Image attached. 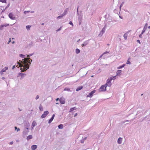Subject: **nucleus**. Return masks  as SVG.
<instances>
[{"mask_svg": "<svg viewBox=\"0 0 150 150\" xmlns=\"http://www.w3.org/2000/svg\"><path fill=\"white\" fill-rule=\"evenodd\" d=\"M32 61V59H30V60H28V64H31V62Z\"/></svg>", "mask_w": 150, "mask_h": 150, "instance_id": "c9c22d12", "label": "nucleus"}, {"mask_svg": "<svg viewBox=\"0 0 150 150\" xmlns=\"http://www.w3.org/2000/svg\"><path fill=\"white\" fill-rule=\"evenodd\" d=\"M14 128L15 130H16L17 132H18V131H19L20 130L19 128H18L16 127H15Z\"/></svg>", "mask_w": 150, "mask_h": 150, "instance_id": "f704fd0d", "label": "nucleus"}, {"mask_svg": "<svg viewBox=\"0 0 150 150\" xmlns=\"http://www.w3.org/2000/svg\"><path fill=\"white\" fill-rule=\"evenodd\" d=\"M128 33H125L123 37L125 40H126L127 38Z\"/></svg>", "mask_w": 150, "mask_h": 150, "instance_id": "412c9836", "label": "nucleus"}, {"mask_svg": "<svg viewBox=\"0 0 150 150\" xmlns=\"http://www.w3.org/2000/svg\"><path fill=\"white\" fill-rule=\"evenodd\" d=\"M119 17L120 18L122 19V17L120 16H119Z\"/></svg>", "mask_w": 150, "mask_h": 150, "instance_id": "338daca9", "label": "nucleus"}, {"mask_svg": "<svg viewBox=\"0 0 150 150\" xmlns=\"http://www.w3.org/2000/svg\"><path fill=\"white\" fill-rule=\"evenodd\" d=\"M82 88H83V87L82 86H79L76 89V91H78L81 90V89H82Z\"/></svg>", "mask_w": 150, "mask_h": 150, "instance_id": "5701e85b", "label": "nucleus"}, {"mask_svg": "<svg viewBox=\"0 0 150 150\" xmlns=\"http://www.w3.org/2000/svg\"><path fill=\"white\" fill-rule=\"evenodd\" d=\"M147 26H148V24L147 23H146L144 26V28L143 30H142V31H143L144 32H145V31L147 29Z\"/></svg>", "mask_w": 150, "mask_h": 150, "instance_id": "a211bd4d", "label": "nucleus"}, {"mask_svg": "<svg viewBox=\"0 0 150 150\" xmlns=\"http://www.w3.org/2000/svg\"><path fill=\"white\" fill-rule=\"evenodd\" d=\"M39 109L40 111H42L43 110V107L41 105H40Z\"/></svg>", "mask_w": 150, "mask_h": 150, "instance_id": "bb28decb", "label": "nucleus"}, {"mask_svg": "<svg viewBox=\"0 0 150 150\" xmlns=\"http://www.w3.org/2000/svg\"><path fill=\"white\" fill-rule=\"evenodd\" d=\"M133 120H126V122H129V121H132Z\"/></svg>", "mask_w": 150, "mask_h": 150, "instance_id": "603ef678", "label": "nucleus"}, {"mask_svg": "<svg viewBox=\"0 0 150 150\" xmlns=\"http://www.w3.org/2000/svg\"><path fill=\"white\" fill-rule=\"evenodd\" d=\"M100 89L101 90V91H105L106 90V86L104 85H102L100 88Z\"/></svg>", "mask_w": 150, "mask_h": 150, "instance_id": "423d86ee", "label": "nucleus"}, {"mask_svg": "<svg viewBox=\"0 0 150 150\" xmlns=\"http://www.w3.org/2000/svg\"><path fill=\"white\" fill-rule=\"evenodd\" d=\"M32 61V59H30V60H28V64H31V62Z\"/></svg>", "mask_w": 150, "mask_h": 150, "instance_id": "e433bc0d", "label": "nucleus"}, {"mask_svg": "<svg viewBox=\"0 0 150 150\" xmlns=\"http://www.w3.org/2000/svg\"><path fill=\"white\" fill-rule=\"evenodd\" d=\"M9 24H6L4 25H0V30H2L3 29V28L4 27H6L8 26L9 25Z\"/></svg>", "mask_w": 150, "mask_h": 150, "instance_id": "9d476101", "label": "nucleus"}, {"mask_svg": "<svg viewBox=\"0 0 150 150\" xmlns=\"http://www.w3.org/2000/svg\"><path fill=\"white\" fill-rule=\"evenodd\" d=\"M8 69V67H5L1 71L0 73L1 74L2 72H5L6 71V70Z\"/></svg>", "mask_w": 150, "mask_h": 150, "instance_id": "2eb2a0df", "label": "nucleus"}, {"mask_svg": "<svg viewBox=\"0 0 150 150\" xmlns=\"http://www.w3.org/2000/svg\"><path fill=\"white\" fill-rule=\"evenodd\" d=\"M54 118L51 117L50 119L49 120L48 123L49 124L53 120Z\"/></svg>", "mask_w": 150, "mask_h": 150, "instance_id": "473e14b6", "label": "nucleus"}, {"mask_svg": "<svg viewBox=\"0 0 150 150\" xmlns=\"http://www.w3.org/2000/svg\"><path fill=\"white\" fill-rule=\"evenodd\" d=\"M124 4V2H122V3H121V4L120 6L121 7H122L123 5Z\"/></svg>", "mask_w": 150, "mask_h": 150, "instance_id": "49530a36", "label": "nucleus"}, {"mask_svg": "<svg viewBox=\"0 0 150 150\" xmlns=\"http://www.w3.org/2000/svg\"><path fill=\"white\" fill-rule=\"evenodd\" d=\"M122 138L121 137H120L118 138V139L117 140V143L119 144H121L122 143Z\"/></svg>", "mask_w": 150, "mask_h": 150, "instance_id": "ddd939ff", "label": "nucleus"}, {"mask_svg": "<svg viewBox=\"0 0 150 150\" xmlns=\"http://www.w3.org/2000/svg\"><path fill=\"white\" fill-rule=\"evenodd\" d=\"M105 85L106 86H108L109 87L111 86V81L109 79H108L107 80Z\"/></svg>", "mask_w": 150, "mask_h": 150, "instance_id": "0eeeda50", "label": "nucleus"}, {"mask_svg": "<svg viewBox=\"0 0 150 150\" xmlns=\"http://www.w3.org/2000/svg\"><path fill=\"white\" fill-rule=\"evenodd\" d=\"M29 126L30 125L29 123H28V125L27 126V127L25 128L24 129L23 132V134L24 136H26L28 134L29 130V128L28 127H29Z\"/></svg>", "mask_w": 150, "mask_h": 150, "instance_id": "f03ea898", "label": "nucleus"}, {"mask_svg": "<svg viewBox=\"0 0 150 150\" xmlns=\"http://www.w3.org/2000/svg\"><path fill=\"white\" fill-rule=\"evenodd\" d=\"M54 116H55L54 114H53L52 115V117H51L53 118H54Z\"/></svg>", "mask_w": 150, "mask_h": 150, "instance_id": "3c124183", "label": "nucleus"}, {"mask_svg": "<svg viewBox=\"0 0 150 150\" xmlns=\"http://www.w3.org/2000/svg\"><path fill=\"white\" fill-rule=\"evenodd\" d=\"M30 27L31 26L28 25L26 26V28L27 30H30Z\"/></svg>", "mask_w": 150, "mask_h": 150, "instance_id": "72a5a7b5", "label": "nucleus"}, {"mask_svg": "<svg viewBox=\"0 0 150 150\" xmlns=\"http://www.w3.org/2000/svg\"><path fill=\"white\" fill-rule=\"evenodd\" d=\"M15 67V65L13 66V68H12V69H13Z\"/></svg>", "mask_w": 150, "mask_h": 150, "instance_id": "4d7b16f0", "label": "nucleus"}, {"mask_svg": "<svg viewBox=\"0 0 150 150\" xmlns=\"http://www.w3.org/2000/svg\"><path fill=\"white\" fill-rule=\"evenodd\" d=\"M137 42H139V43H140V40H137Z\"/></svg>", "mask_w": 150, "mask_h": 150, "instance_id": "5fc2aeb1", "label": "nucleus"}, {"mask_svg": "<svg viewBox=\"0 0 150 150\" xmlns=\"http://www.w3.org/2000/svg\"><path fill=\"white\" fill-rule=\"evenodd\" d=\"M39 98V96L38 95H37L35 98V99L37 100Z\"/></svg>", "mask_w": 150, "mask_h": 150, "instance_id": "c03bdc74", "label": "nucleus"}, {"mask_svg": "<svg viewBox=\"0 0 150 150\" xmlns=\"http://www.w3.org/2000/svg\"><path fill=\"white\" fill-rule=\"evenodd\" d=\"M30 12V11H24V13L25 14H27V13H29Z\"/></svg>", "mask_w": 150, "mask_h": 150, "instance_id": "58836bf2", "label": "nucleus"}, {"mask_svg": "<svg viewBox=\"0 0 150 150\" xmlns=\"http://www.w3.org/2000/svg\"><path fill=\"white\" fill-rule=\"evenodd\" d=\"M62 27H60L56 31H58L60 30H61Z\"/></svg>", "mask_w": 150, "mask_h": 150, "instance_id": "a18cd8bd", "label": "nucleus"}, {"mask_svg": "<svg viewBox=\"0 0 150 150\" xmlns=\"http://www.w3.org/2000/svg\"><path fill=\"white\" fill-rule=\"evenodd\" d=\"M37 148V145H33L31 146L32 150H35Z\"/></svg>", "mask_w": 150, "mask_h": 150, "instance_id": "4468645a", "label": "nucleus"}, {"mask_svg": "<svg viewBox=\"0 0 150 150\" xmlns=\"http://www.w3.org/2000/svg\"><path fill=\"white\" fill-rule=\"evenodd\" d=\"M88 43V40L84 42L83 44H82L81 45L82 46L84 47L87 45Z\"/></svg>", "mask_w": 150, "mask_h": 150, "instance_id": "f8f14e48", "label": "nucleus"}, {"mask_svg": "<svg viewBox=\"0 0 150 150\" xmlns=\"http://www.w3.org/2000/svg\"><path fill=\"white\" fill-rule=\"evenodd\" d=\"M63 125L62 124L59 125L58 126V128L59 129H62L63 128Z\"/></svg>", "mask_w": 150, "mask_h": 150, "instance_id": "a878e982", "label": "nucleus"}, {"mask_svg": "<svg viewBox=\"0 0 150 150\" xmlns=\"http://www.w3.org/2000/svg\"><path fill=\"white\" fill-rule=\"evenodd\" d=\"M32 138H33V137H32V135H29L27 137V140H28L29 139H32Z\"/></svg>", "mask_w": 150, "mask_h": 150, "instance_id": "4be33fe9", "label": "nucleus"}, {"mask_svg": "<svg viewBox=\"0 0 150 150\" xmlns=\"http://www.w3.org/2000/svg\"><path fill=\"white\" fill-rule=\"evenodd\" d=\"M37 125V123L35 121H34L32 124L31 127H34Z\"/></svg>", "mask_w": 150, "mask_h": 150, "instance_id": "6ab92c4d", "label": "nucleus"}, {"mask_svg": "<svg viewBox=\"0 0 150 150\" xmlns=\"http://www.w3.org/2000/svg\"><path fill=\"white\" fill-rule=\"evenodd\" d=\"M9 6V4H8V5H7V6L6 7V8H7V7H8Z\"/></svg>", "mask_w": 150, "mask_h": 150, "instance_id": "0e129e2a", "label": "nucleus"}, {"mask_svg": "<svg viewBox=\"0 0 150 150\" xmlns=\"http://www.w3.org/2000/svg\"><path fill=\"white\" fill-rule=\"evenodd\" d=\"M63 17L61 15V16H58L57 18V19H60L63 18Z\"/></svg>", "mask_w": 150, "mask_h": 150, "instance_id": "2f4dec72", "label": "nucleus"}, {"mask_svg": "<svg viewBox=\"0 0 150 150\" xmlns=\"http://www.w3.org/2000/svg\"><path fill=\"white\" fill-rule=\"evenodd\" d=\"M122 72V70H118L116 72L117 75L119 76L120 75V74Z\"/></svg>", "mask_w": 150, "mask_h": 150, "instance_id": "f3484780", "label": "nucleus"}, {"mask_svg": "<svg viewBox=\"0 0 150 150\" xmlns=\"http://www.w3.org/2000/svg\"><path fill=\"white\" fill-rule=\"evenodd\" d=\"M122 7H121L120 6V11L121 10V8Z\"/></svg>", "mask_w": 150, "mask_h": 150, "instance_id": "69168bd1", "label": "nucleus"}, {"mask_svg": "<svg viewBox=\"0 0 150 150\" xmlns=\"http://www.w3.org/2000/svg\"><path fill=\"white\" fill-rule=\"evenodd\" d=\"M26 74H25L22 73H18L17 75V77H20L21 76V77L20 78V79H22L23 78L26 76Z\"/></svg>", "mask_w": 150, "mask_h": 150, "instance_id": "20e7f679", "label": "nucleus"}, {"mask_svg": "<svg viewBox=\"0 0 150 150\" xmlns=\"http://www.w3.org/2000/svg\"><path fill=\"white\" fill-rule=\"evenodd\" d=\"M130 59H131V58L130 57H129L128 58L127 62L126 63L127 64H131V62L129 61L130 60Z\"/></svg>", "mask_w": 150, "mask_h": 150, "instance_id": "b1692460", "label": "nucleus"}, {"mask_svg": "<svg viewBox=\"0 0 150 150\" xmlns=\"http://www.w3.org/2000/svg\"><path fill=\"white\" fill-rule=\"evenodd\" d=\"M84 139H82L81 140V142L82 143H84Z\"/></svg>", "mask_w": 150, "mask_h": 150, "instance_id": "de8ad7c7", "label": "nucleus"}, {"mask_svg": "<svg viewBox=\"0 0 150 150\" xmlns=\"http://www.w3.org/2000/svg\"><path fill=\"white\" fill-rule=\"evenodd\" d=\"M30 12L32 13H33L34 12V11H31Z\"/></svg>", "mask_w": 150, "mask_h": 150, "instance_id": "e2e57ef3", "label": "nucleus"}, {"mask_svg": "<svg viewBox=\"0 0 150 150\" xmlns=\"http://www.w3.org/2000/svg\"><path fill=\"white\" fill-rule=\"evenodd\" d=\"M11 42V38H10L9 40L8 41V44H9V43L10 42Z\"/></svg>", "mask_w": 150, "mask_h": 150, "instance_id": "6e6d98bb", "label": "nucleus"}, {"mask_svg": "<svg viewBox=\"0 0 150 150\" xmlns=\"http://www.w3.org/2000/svg\"><path fill=\"white\" fill-rule=\"evenodd\" d=\"M59 100V98H58L56 99L57 101H58Z\"/></svg>", "mask_w": 150, "mask_h": 150, "instance_id": "052dcab7", "label": "nucleus"}, {"mask_svg": "<svg viewBox=\"0 0 150 150\" xmlns=\"http://www.w3.org/2000/svg\"><path fill=\"white\" fill-rule=\"evenodd\" d=\"M33 54H34V53H33V54H30L29 55L27 54V57H30V56H32Z\"/></svg>", "mask_w": 150, "mask_h": 150, "instance_id": "79ce46f5", "label": "nucleus"}, {"mask_svg": "<svg viewBox=\"0 0 150 150\" xmlns=\"http://www.w3.org/2000/svg\"><path fill=\"white\" fill-rule=\"evenodd\" d=\"M96 91L95 90H93L91 92L89 93L87 97H89L90 98H91L93 95V93H94Z\"/></svg>", "mask_w": 150, "mask_h": 150, "instance_id": "1a4fd4ad", "label": "nucleus"}, {"mask_svg": "<svg viewBox=\"0 0 150 150\" xmlns=\"http://www.w3.org/2000/svg\"><path fill=\"white\" fill-rule=\"evenodd\" d=\"M5 79V78L4 77H3L2 78V79H3V80H4Z\"/></svg>", "mask_w": 150, "mask_h": 150, "instance_id": "13d9d810", "label": "nucleus"}, {"mask_svg": "<svg viewBox=\"0 0 150 150\" xmlns=\"http://www.w3.org/2000/svg\"><path fill=\"white\" fill-rule=\"evenodd\" d=\"M116 76H112L111 77H110V79H109L111 81L113 79V80H114V79H115L116 78Z\"/></svg>", "mask_w": 150, "mask_h": 150, "instance_id": "aec40b11", "label": "nucleus"}, {"mask_svg": "<svg viewBox=\"0 0 150 150\" xmlns=\"http://www.w3.org/2000/svg\"><path fill=\"white\" fill-rule=\"evenodd\" d=\"M8 16L12 20H15L16 18L15 16V15L13 14L12 13H10L8 15Z\"/></svg>", "mask_w": 150, "mask_h": 150, "instance_id": "39448f33", "label": "nucleus"}, {"mask_svg": "<svg viewBox=\"0 0 150 150\" xmlns=\"http://www.w3.org/2000/svg\"><path fill=\"white\" fill-rule=\"evenodd\" d=\"M30 59L29 57L25 58L23 59L22 61L20 60L19 62H17L18 64L16 67L19 68L20 67V70L22 72L26 71L28 69L30 66V64H28V60Z\"/></svg>", "mask_w": 150, "mask_h": 150, "instance_id": "f257e3e1", "label": "nucleus"}, {"mask_svg": "<svg viewBox=\"0 0 150 150\" xmlns=\"http://www.w3.org/2000/svg\"><path fill=\"white\" fill-rule=\"evenodd\" d=\"M126 122V121H123V122H122V123H125Z\"/></svg>", "mask_w": 150, "mask_h": 150, "instance_id": "680f3d73", "label": "nucleus"}, {"mask_svg": "<svg viewBox=\"0 0 150 150\" xmlns=\"http://www.w3.org/2000/svg\"><path fill=\"white\" fill-rule=\"evenodd\" d=\"M59 101L60 103L62 104H63L65 103V100L64 98H60L59 99Z\"/></svg>", "mask_w": 150, "mask_h": 150, "instance_id": "9b49d317", "label": "nucleus"}, {"mask_svg": "<svg viewBox=\"0 0 150 150\" xmlns=\"http://www.w3.org/2000/svg\"><path fill=\"white\" fill-rule=\"evenodd\" d=\"M32 61V59H30V60H28V64H31V62Z\"/></svg>", "mask_w": 150, "mask_h": 150, "instance_id": "4c0bfd02", "label": "nucleus"}, {"mask_svg": "<svg viewBox=\"0 0 150 150\" xmlns=\"http://www.w3.org/2000/svg\"><path fill=\"white\" fill-rule=\"evenodd\" d=\"M148 28H149V29H150V26H148Z\"/></svg>", "mask_w": 150, "mask_h": 150, "instance_id": "774afa93", "label": "nucleus"}, {"mask_svg": "<svg viewBox=\"0 0 150 150\" xmlns=\"http://www.w3.org/2000/svg\"><path fill=\"white\" fill-rule=\"evenodd\" d=\"M109 52H107V51H106L105 52H104V53H103V54H107Z\"/></svg>", "mask_w": 150, "mask_h": 150, "instance_id": "09e8293b", "label": "nucleus"}, {"mask_svg": "<svg viewBox=\"0 0 150 150\" xmlns=\"http://www.w3.org/2000/svg\"><path fill=\"white\" fill-rule=\"evenodd\" d=\"M106 25H105L104 27L102 28L101 31L100 32L99 34V36H102L103 34L105 33L106 28Z\"/></svg>", "mask_w": 150, "mask_h": 150, "instance_id": "7ed1b4c3", "label": "nucleus"}, {"mask_svg": "<svg viewBox=\"0 0 150 150\" xmlns=\"http://www.w3.org/2000/svg\"><path fill=\"white\" fill-rule=\"evenodd\" d=\"M0 1L2 3H6V0H0Z\"/></svg>", "mask_w": 150, "mask_h": 150, "instance_id": "37998d69", "label": "nucleus"}, {"mask_svg": "<svg viewBox=\"0 0 150 150\" xmlns=\"http://www.w3.org/2000/svg\"><path fill=\"white\" fill-rule=\"evenodd\" d=\"M64 90L65 91H71L70 89L69 88H65L64 89Z\"/></svg>", "mask_w": 150, "mask_h": 150, "instance_id": "c85d7f7f", "label": "nucleus"}, {"mask_svg": "<svg viewBox=\"0 0 150 150\" xmlns=\"http://www.w3.org/2000/svg\"><path fill=\"white\" fill-rule=\"evenodd\" d=\"M125 65V64H123L122 66H120L117 67V69H119L124 67Z\"/></svg>", "mask_w": 150, "mask_h": 150, "instance_id": "c756f323", "label": "nucleus"}, {"mask_svg": "<svg viewBox=\"0 0 150 150\" xmlns=\"http://www.w3.org/2000/svg\"><path fill=\"white\" fill-rule=\"evenodd\" d=\"M77 115V113H76L75 114V115H74V117H75Z\"/></svg>", "mask_w": 150, "mask_h": 150, "instance_id": "864d4df0", "label": "nucleus"}, {"mask_svg": "<svg viewBox=\"0 0 150 150\" xmlns=\"http://www.w3.org/2000/svg\"><path fill=\"white\" fill-rule=\"evenodd\" d=\"M76 108L75 107H74L73 108H71L69 112H71L73 111V110H76Z\"/></svg>", "mask_w": 150, "mask_h": 150, "instance_id": "393cba45", "label": "nucleus"}, {"mask_svg": "<svg viewBox=\"0 0 150 150\" xmlns=\"http://www.w3.org/2000/svg\"><path fill=\"white\" fill-rule=\"evenodd\" d=\"M69 24L71 25L72 26H73V24L71 21H70Z\"/></svg>", "mask_w": 150, "mask_h": 150, "instance_id": "a19ab883", "label": "nucleus"}, {"mask_svg": "<svg viewBox=\"0 0 150 150\" xmlns=\"http://www.w3.org/2000/svg\"><path fill=\"white\" fill-rule=\"evenodd\" d=\"M13 142L12 141V142H10L9 144H11V145H12V144H13Z\"/></svg>", "mask_w": 150, "mask_h": 150, "instance_id": "8fccbe9b", "label": "nucleus"}, {"mask_svg": "<svg viewBox=\"0 0 150 150\" xmlns=\"http://www.w3.org/2000/svg\"><path fill=\"white\" fill-rule=\"evenodd\" d=\"M86 138H87L86 137H84V138H82L83 139H84V140L85 139H86Z\"/></svg>", "mask_w": 150, "mask_h": 150, "instance_id": "bf43d9fd", "label": "nucleus"}, {"mask_svg": "<svg viewBox=\"0 0 150 150\" xmlns=\"http://www.w3.org/2000/svg\"><path fill=\"white\" fill-rule=\"evenodd\" d=\"M144 32H143V31H142V32L141 33V34L139 35V37H140V38H141L142 35L144 33Z\"/></svg>", "mask_w": 150, "mask_h": 150, "instance_id": "ea45409f", "label": "nucleus"}, {"mask_svg": "<svg viewBox=\"0 0 150 150\" xmlns=\"http://www.w3.org/2000/svg\"><path fill=\"white\" fill-rule=\"evenodd\" d=\"M67 13V9L65 10H64V12L61 15L63 16H64Z\"/></svg>", "mask_w": 150, "mask_h": 150, "instance_id": "dca6fc26", "label": "nucleus"}, {"mask_svg": "<svg viewBox=\"0 0 150 150\" xmlns=\"http://www.w3.org/2000/svg\"><path fill=\"white\" fill-rule=\"evenodd\" d=\"M49 113L48 111H45L43 114L41 115V117L42 118H45Z\"/></svg>", "mask_w": 150, "mask_h": 150, "instance_id": "6e6552de", "label": "nucleus"}, {"mask_svg": "<svg viewBox=\"0 0 150 150\" xmlns=\"http://www.w3.org/2000/svg\"><path fill=\"white\" fill-rule=\"evenodd\" d=\"M19 57H22V58H24V59L25 58V55H23L22 54H19Z\"/></svg>", "mask_w": 150, "mask_h": 150, "instance_id": "cd10ccee", "label": "nucleus"}, {"mask_svg": "<svg viewBox=\"0 0 150 150\" xmlns=\"http://www.w3.org/2000/svg\"><path fill=\"white\" fill-rule=\"evenodd\" d=\"M80 52V50L78 49H76V53L77 54H78Z\"/></svg>", "mask_w": 150, "mask_h": 150, "instance_id": "7c9ffc66", "label": "nucleus"}]
</instances>
